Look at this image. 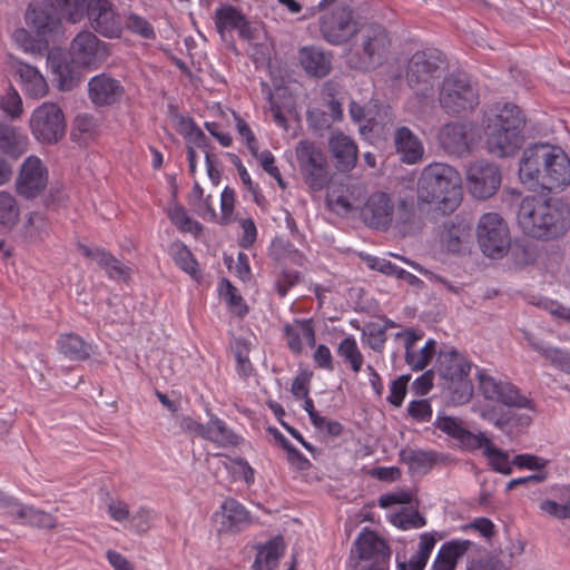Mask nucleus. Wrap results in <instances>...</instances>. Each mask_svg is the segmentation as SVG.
Listing matches in <instances>:
<instances>
[{"mask_svg":"<svg viewBox=\"0 0 570 570\" xmlns=\"http://www.w3.org/2000/svg\"><path fill=\"white\" fill-rule=\"evenodd\" d=\"M440 455L433 451L406 449L401 452V460L409 465L413 472L425 474L440 460Z\"/></svg>","mask_w":570,"mask_h":570,"instance_id":"473e14b6","label":"nucleus"},{"mask_svg":"<svg viewBox=\"0 0 570 570\" xmlns=\"http://www.w3.org/2000/svg\"><path fill=\"white\" fill-rule=\"evenodd\" d=\"M235 205V193L232 188L225 187L220 195V218L219 223L222 225H228L233 220V212Z\"/></svg>","mask_w":570,"mask_h":570,"instance_id":"5fc2aeb1","label":"nucleus"},{"mask_svg":"<svg viewBox=\"0 0 570 570\" xmlns=\"http://www.w3.org/2000/svg\"><path fill=\"white\" fill-rule=\"evenodd\" d=\"M512 464L520 469L541 470L547 461L533 454H518L512 459Z\"/></svg>","mask_w":570,"mask_h":570,"instance_id":"052dcab7","label":"nucleus"},{"mask_svg":"<svg viewBox=\"0 0 570 570\" xmlns=\"http://www.w3.org/2000/svg\"><path fill=\"white\" fill-rule=\"evenodd\" d=\"M407 413L416 421H429L432 409L428 400H417L409 404Z\"/></svg>","mask_w":570,"mask_h":570,"instance_id":"680f3d73","label":"nucleus"},{"mask_svg":"<svg viewBox=\"0 0 570 570\" xmlns=\"http://www.w3.org/2000/svg\"><path fill=\"white\" fill-rule=\"evenodd\" d=\"M214 521L219 533H236L249 524V514L243 504L228 498L214 514Z\"/></svg>","mask_w":570,"mask_h":570,"instance_id":"4be33fe9","label":"nucleus"},{"mask_svg":"<svg viewBox=\"0 0 570 570\" xmlns=\"http://www.w3.org/2000/svg\"><path fill=\"white\" fill-rule=\"evenodd\" d=\"M473 131L474 127L471 122L451 121L440 128L438 140L446 153L464 156L470 154L474 142Z\"/></svg>","mask_w":570,"mask_h":570,"instance_id":"f3484780","label":"nucleus"},{"mask_svg":"<svg viewBox=\"0 0 570 570\" xmlns=\"http://www.w3.org/2000/svg\"><path fill=\"white\" fill-rule=\"evenodd\" d=\"M27 139L24 136L7 125H0V149L12 157H19L26 151Z\"/></svg>","mask_w":570,"mask_h":570,"instance_id":"c9c22d12","label":"nucleus"},{"mask_svg":"<svg viewBox=\"0 0 570 570\" xmlns=\"http://www.w3.org/2000/svg\"><path fill=\"white\" fill-rule=\"evenodd\" d=\"M50 234V224L40 213H30L23 225V238L30 244L42 243Z\"/></svg>","mask_w":570,"mask_h":570,"instance_id":"72a5a7b5","label":"nucleus"},{"mask_svg":"<svg viewBox=\"0 0 570 570\" xmlns=\"http://www.w3.org/2000/svg\"><path fill=\"white\" fill-rule=\"evenodd\" d=\"M177 130L188 141L193 142L196 147L206 149L209 147V140L204 131L195 124L189 117H177Z\"/></svg>","mask_w":570,"mask_h":570,"instance_id":"ea45409f","label":"nucleus"},{"mask_svg":"<svg viewBox=\"0 0 570 570\" xmlns=\"http://www.w3.org/2000/svg\"><path fill=\"white\" fill-rule=\"evenodd\" d=\"M284 551V541L282 537H276L265 546L258 548L255 559H261V564L277 567L278 560Z\"/></svg>","mask_w":570,"mask_h":570,"instance_id":"37998d69","label":"nucleus"},{"mask_svg":"<svg viewBox=\"0 0 570 570\" xmlns=\"http://www.w3.org/2000/svg\"><path fill=\"white\" fill-rule=\"evenodd\" d=\"M393 214L394 204L383 191L372 194L362 210L364 222L376 229H387L393 220Z\"/></svg>","mask_w":570,"mask_h":570,"instance_id":"aec40b11","label":"nucleus"},{"mask_svg":"<svg viewBox=\"0 0 570 570\" xmlns=\"http://www.w3.org/2000/svg\"><path fill=\"white\" fill-rule=\"evenodd\" d=\"M449 391L451 401L456 404H464L469 402L473 394L472 384L468 377L451 382Z\"/></svg>","mask_w":570,"mask_h":570,"instance_id":"09e8293b","label":"nucleus"},{"mask_svg":"<svg viewBox=\"0 0 570 570\" xmlns=\"http://www.w3.org/2000/svg\"><path fill=\"white\" fill-rule=\"evenodd\" d=\"M109 515L118 522L130 519L129 505L121 500H114L108 504Z\"/></svg>","mask_w":570,"mask_h":570,"instance_id":"774afa93","label":"nucleus"},{"mask_svg":"<svg viewBox=\"0 0 570 570\" xmlns=\"http://www.w3.org/2000/svg\"><path fill=\"white\" fill-rule=\"evenodd\" d=\"M299 281V273L293 269H284L281 278L276 283L277 292L284 297L288 289Z\"/></svg>","mask_w":570,"mask_h":570,"instance_id":"0e129e2a","label":"nucleus"},{"mask_svg":"<svg viewBox=\"0 0 570 570\" xmlns=\"http://www.w3.org/2000/svg\"><path fill=\"white\" fill-rule=\"evenodd\" d=\"M26 22L39 36L49 35L60 27L57 8L49 0H35L26 12Z\"/></svg>","mask_w":570,"mask_h":570,"instance_id":"6ab92c4d","label":"nucleus"},{"mask_svg":"<svg viewBox=\"0 0 570 570\" xmlns=\"http://www.w3.org/2000/svg\"><path fill=\"white\" fill-rule=\"evenodd\" d=\"M88 95L91 102L97 107L111 106L122 97L124 87L119 80L106 73H100L89 80Z\"/></svg>","mask_w":570,"mask_h":570,"instance_id":"5701e85b","label":"nucleus"},{"mask_svg":"<svg viewBox=\"0 0 570 570\" xmlns=\"http://www.w3.org/2000/svg\"><path fill=\"white\" fill-rule=\"evenodd\" d=\"M468 188L479 198L487 199L493 196L501 185L499 168L487 160H476L468 169Z\"/></svg>","mask_w":570,"mask_h":570,"instance_id":"dca6fc26","label":"nucleus"},{"mask_svg":"<svg viewBox=\"0 0 570 570\" xmlns=\"http://www.w3.org/2000/svg\"><path fill=\"white\" fill-rule=\"evenodd\" d=\"M79 250L82 255L96 262L102 269L106 271L108 276L114 279H122L127 282L130 278L131 268L124 265L114 255L102 248H90L80 244Z\"/></svg>","mask_w":570,"mask_h":570,"instance_id":"c85d7f7f","label":"nucleus"},{"mask_svg":"<svg viewBox=\"0 0 570 570\" xmlns=\"http://www.w3.org/2000/svg\"><path fill=\"white\" fill-rule=\"evenodd\" d=\"M106 43L100 41L91 31L79 32L70 45V57L75 65L92 68L98 67L108 58Z\"/></svg>","mask_w":570,"mask_h":570,"instance_id":"2eb2a0df","label":"nucleus"},{"mask_svg":"<svg viewBox=\"0 0 570 570\" xmlns=\"http://www.w3.org/2000/svg\"><path fill=\"white\" fill-rule=\"evenodd\" d=\"M16 191L24 199H35L48 186V169L36 156H29L22 163L16 179Z\"/></svg>","mask_w":570,"mask_h":570,"instance_id":"4468645a","label":"nucleus"},{"mask_svg":"<svg viewBox=\"0 0 570 570\" xmlns=\"http://www.w3.org/2000/svg\"><path fill=\"white\" fill-rule=\"evenodd\" d=\"M240 227L243 229V236L240 238V246L249 248L256 240L257 229L252 218H245L240 220Z\"/></svg>","mask_w":570,"mask_h":570,"instance_id":"338daca9","label":"nucleus"},{"mask_svg":"<svg viewBox=\"0 0 570 570\" xmlns=\"http://www.w3.org/2000/svg\"><path fill=\"white\" fill-rule=\"evenodd\" d=\"M328 147L340 171L348 173L356 166L358 150L352 138L342 132L336 134L330 138Z\"/></svg>","mask_w":570,"mask_h":570,"instance_id":"a878e982","label":"nucleus"},{"mask_svg":"<svg viewBox=\"0 0 570 570\" xmlns=\"http://www.w3.org/2000/svg\"><path fill=\"white\" fill-rule=\"evenodd\" d=\"M296 159L304 183L314 191L327 189L326 199L334 210L345 213L356 206L348 195V188L333 181L324 153L312 141L302 140L297 144Z\"/></svg>","mask_w":570,"mask_h":570,"instance_id":"7ed1b4c3","label":"nucleus"},{"mask_svg":"<svg viewBox=\"0 0 570 570\" xmlns=\"http://www.w3.org/2000/svg\"><path fill=\"white\" fill-rule=\"evenodd\" d=\"M337 355L350 364L353 372L357 373L361 371L364 358L354 337L347 336L341 341L337 347Z\"/></svg>","mask_w":570,"mask_h":570,"instance_id":"a19ab883","label":"nucleus"},{"mask_svg":"<svg viewBox=\"0 0 570 570\" xmlns=\"http://www.w3.org/2000/svg\"><path fill=\"white\" fill-rule=\"evenodd\" d=\"M435 345L434 340H429L420 351L405 353L407 365L415 371L425 368L435 353Z\"/></svg>","mask_w":570,"mask_h":570,"instance_id":"a18cd8bd","label":"nucleus"},{"mask_svg":"<svg viewBox=\"0 0 570 570\" xmlns=\"http://www.w3.org/2000/svg\"><path fill=\"white\" fill-rule=\"evenodd\" d=\"M439 101L446 114L459 115L479 105V92L466 76L452 73L442 82Z\"/></svg>","mask_w":570,"mask_h":570,"instance_id":"9b49d317","label":"nucleus"},{"mask_svg":"<svg viewBox=\"0 0 570 570\" xmlns=\"http://www.w3.org/2000/svg\"><path fill=\"white\" fill-rule=\"evenodd\" d=\"M69 22L77 23L87 14L91 27L104 37L116 38L121 32V20L108 0H56Z\"/></svg>","mask_w":570,"mask_h":570,"instance_id":"6e6552de","label":"nucleus"},{"mask_svg":"<svg viewBox=\"0 0 570 570\" xmlns=\"http://www.w3.org/2000/svg\"><path fill=\"white\" fill-rule=\"evenodd\" d=\"M322 38L332 46H343L358 35L363 24L348 4H338L323 12L318 20Z\"/></svg>","mask_w":570,"mask_h":570,"instance_id":"9d476101","label":"nucleus"},{"mask_svg":"<svg viewBox=\"0 0 570 570\" xmlns=\"http://www.w3.org/2000/svg\"><path fill=\"white\" fill-rule=\"evenodd\" d=\"M409 381L410 375H401L392 382L390 395L387 396V401L392 405L396 407L402 405V402L406 394V385Z\"/></svg>","mask_w":570,"mask_h":570,"instance_id":"4d7b16f0","label":"nucleus"},{"mask_svg":"<svg viewBox=\"0 0 570 570\" xmlns=\"http://www.w3.org/2000/svg\"><path fill=\"white\" fill-rule=\"evenodd\" d=\"M151 518L153 511L147 507H140L132 515H130V521L138 532H146L150 527Z\"/></svg>","mask_w":570,"mask_h":570,"instance_id":"e2e57ef3","label":"nucleus"},{"mask_svg":"<svg viewBox=\"0 0 570 570\" xmlns=\"http://www.w3.org/2000/svg\"><path fill=\"white\" fill-rule=\"evenodd\" d=\"M395 150L400 160L407 165L422 161L424 147L420 138L406 126H400L393 135Z\"/></svg>","mask_w":570,"mask_h":570,"instance_id":"393cba45","label":"nucleus"},{"mask_svg":"<svg viewBox=\"0 0 570 570\" xmlns=\"http://www.w3.org/2000/svg\"><path fill=\"white\" fill-rule=\"evenodd\" d=\"M219 293L235 315L243 317L247 314L248 308L244 303L243 297L238 294V289L227 278L222 279Z\"/></svg>","mask_w":570,"mask_h":570,"instance_id":"79ce46f5","label":"nucleus"},{"mask_svg":"<svg viewBox=\"0 0 570 570\" xmlns=\"http://www.w3.org/2000/svg\"><path fill=\"white\" fill-rule=\"evenodd\" d=\"M385 333L386 326H382L375 323L367 324L363 330V334L367 336L368 346L376 352L382 351L384 347L386 342Z\"/></svg>","mask_w":570,"mask_h":570,"instance_id":"8fccbe9b","label":"nucleus"},{"mask_svg":"<svg viewBox=\"0 0 570 570\" xmlns=\"http://www.w3.org/2000/svg\"><path fill=\"white\" fill-rule=\"evenodd\" d=\"M175 262L186 273L194 278L197 277V262L191 252L186 246H180L175 254Z\"/></svg>","mask_w":570,"mask_h":570,"instance_id":"6e6d98bb","label":"nucleus"},{"mask_svg":"<svg viewBox=\"0 0 570 570\" xmlns=\"http://www.w3.org/2000/svg\"><path fill=\"white\" fill-rule=\"evenodd\" d=\"M16 510L18 511V521L22 524L41 529H55L57 527V519L48 512L36 510L27 505L16 508Z\"/></svg>","mask_w":570,"mask_h":570,"instance_id":"e433bc0d","label":"nucleus"},{"mask_svg":"<svg viewBox=\"0 0 570 570\" xmlns=\"http://www.w3.org/2000/svg\"><path fill=\"white\" fill-rule=\"evenodd\" d=\"M215 24L218 33L225 39V32L228 30H237L238 36L244 40L254 39V29L252 28L246 16L236 7L225 4L215 11Z\"/></svg>","mask_w":570,"mask_h":570,"instance_id":"412c9836","label":"nucleus"},{"mask_svg":"<svg viewBox=\"0 0 570 570\" xmlns=\"http://www.w3.org/2000/svg\"><path fill=\"white\" fill-rule=\"evenodd\" d=\"M255 157L258 159L263 169L268 175H271L273 178L276 179L278 186L282 189H285L286 183L283 180L281 171H279L278 167L275 165V158H274L273 154L269 150H264L262 153H259L257 150V156H255Z\"/></svg>","mask_w":570,"mask_h":570,"instance_id":"603ef678","label":"nucleus"},{"mask_svg":"<svg viewBox=\"0 0 570 570\" xmlns=\"http://www.w3.org/2000/svg\"><path fill=\"white\" fill-rule=\"evenodd\" d=\"M203 438L224 446L235 445L238 442L237 435L228 430L225 423L219 419H212L207 425H205Z\"/></svg>","mask_w":570,"mask_h":570,"instance_id":"4c0bfd02","label":"nucleus"},{"mask_svg":"<svg viewBox=\"0 0 570 570\" xmlns=\"http://www.w3.org/2000/svg\"><path fill=\"white\" fill-rule=\"evenodd\" d=\"M544 358L548 360L552 366L560 371L570 374V353L558 347H549L544 351Z\"/></svg>","mask_w":570,"mask_h":570,"instance_id":"864d4df0","label":"nucleus"},{"mask_svg":"<svg viewBox=\"0 0 570 570\" xmlns=\"http://www.w3.org/2000/svg\"><path fill=\"white\" fill-rule=\"evenodd\" d=\"M518 224L524 234L538 239H552L570 227V208L558 199L529 196L521 200Z\"/></svg>","mask_w":570,"mask_h":570,"instance_id":"20e7f679","label":"nucleus"},{"mask_svg":"<svg viewBox=\"0 0 570 570\" xmlns=\"http://www.w3.org/2000/svg\"><path fill=\"white\" fill-rule=\"evenodd\" d=\"M298 60L307 75L324 78L332 70L333 55L315 46H305L298 50Z\"/></svg>","mask_w":570,"mask_h":570,"instance_id":"bb28decb","label":"nucleus"},{"mask_svg":"<svg viewBox=\"0 0 570 570\" xmlns=\"http://www.w3.org/2000/svg\"><path fill=\"white\" fill-rule=\"evenodd\" d=\"M479 384L485 399L500 402L508 407L500 413H483V417L511 441L525 434L533 421L534 410L531 400L520 394L511 383L497 381L488 374H479Z\"/></svg>","mask_w":570,"mask_h":570,"instance_id":"f257e3e1","label":"nucleus"},{"mask_svg":"<svg viewBox=\"0 0 570 570\" xmlns=\"http://www.w3.org/2000/svg\"><path fill=\"white\" fill-rule=\"evenodd\" d=\"M487 148L495 157H510L524 141L525 116L511 102H499L484 112Z\"/></svg>","mask_w":570,"mask_h":570,"instance_id":"f03ea898","label":"nucleus"},{"mask_svg":"<svg viewBox=\"0 0 570 570\" xmlns=\"http://www.w3.org/2000/svg\"><path fill=\"white\" fill-rule=\"evenodd\" d=\"M434 426L453 438L459 446L468 452L482 450L489 466L504 475L512 473V461L509 460L508 452L494 445L485 433H473L461 425V422L452 416H438Z\"/></svg>","mask_w":570,"mask_h":570,"instance_id":"423d86ee","label":"nucleus"},{"mask_svg":"<svg viewBox=\"0 0 570 570\" xmlns=\"http://www.w3.org/2000/svg\"><path fill=\"white\" fill-rule=\"evenodd\" d=\"M30 128L39 141L56 144L66 132L65 115L58 105L43 102L32 112Z\"/></svg>","mask_w":570,"mask_h":570,"instance_id":"ddd939ff","label":"nucleus"},{"mask_svg":"<svg viewBox=\"0 0 570 570\" xmlns=\"http://www.w3.org/2000/svg\"><path fill=\"white\" fill-rule=\"evenodd\" d=\"M570 184V159L564 151L556 147L550 154L549 167L541 177L540 187L554 190L562 189Z\"/></svg>","mask_w":570,"mask_h":570,"instance_id":"b1692460","label":"nucleus"},{"mask_svg":"<svg viewBox=\"0 0 570 570\" xmlns=\"http://www.w3.org/2000/svg\"><path fill=\"white\" fill-rule=\"evenodd\" d=\"M168 217L171 223L183 232H190L198 234L202 230V225L194 222L188 215L186 209L180 205H175L168 210Z\"/></svg>","mask_w":570,"mask_h":570,"instance_id":"de8ad7c7","label":"nucleus"},{"mask_svg":"<svg viewBox=\"0 0 570 570\" xmlns=\"http://www.w3.org/2000/svg\"><path fill=\"white\" fill-rule=\"evenodd\" d=\"M540 509L551 517L567 519L570 518V499L563 504L553 500H543L540 503Z\"/></svg>","mask_w":570,"mask_h":570,"instance_id":"13d9d810","label":"nucleus"},{"mask_svg":"<svg viewBox=\"0 0 570 570\" xmlns=\"http://www.w3.org/2000/svg\"><path fill=\"white\" fill-rule=\"evenodd\" d=\"M417 199L434 205L443 214L453 213L462 200L459 171L444 163L425 166L417 181Z\"/></svg>","mask_w":570,"mask_h":570,"instance_id":"39448f33","label":"nucleus"},{"mask_svg":"<svg viewBox=\"0 0 570 570\" xmlns=\"http://www.w3.org/2000/svg\"><path fill=\"white\" fill-rule=\"evenodd\" d=\"M390 48L391 39L383 26L363 24L357 42L346 53V62L354 70H374L386 61Z\"/></svg>","mask_w":570,"mask_h":570,"instance_id":"0eeeda50","label":"nucleus"},{"mask_svg":"<svg viewBox=\"0 0 570 570\" xmlns=\"http://www.w3.org/2000/svg\"><path fill=\"white\" fill-rule=\"evenodd\" d=\"M554 149L549 144H535L524 149L519 168L520 178L524 183L540 186L541 177L549 167L550 154Z\"/></svg>","mask_w":570,"mask_h":570,"instance_id":"a211bd4d","label":"nucleus"},{"mask_svg":"<svg viewBox=\"0 0 570 570\" xmlns=\"http://www.w3.org/2000/svg\"><path fill=\"white\" fill-rule=\"evenodd\" d=\"M18 202L8 191H0V230L11 229L19 219Z\"/></svg>","mask_w":570,"mask_h":570,"instance_id":"58836bf2","label":"nucleus"},{"mask_svg":"<svg viewBox=\"0 0 570 570\" xmlns=\"http://www.w3.org/2000/svg\"><path fill=\"white\" fill-rule=\"evenodd\" d=\"M284 333L289 348L294 353H301L303 350V344L301 340V330L297 324V321L295 322V324L285 325Z\"/></svg>","mask_w":570,"mask_h":570,"instance_id":"69168bd1","label":"nucleus"},{"mask_svg":"<svg viewBox=\"0 0 570 570\" xmlns=\"http://www.w3.org/2000/svg\"><path fill=\"white\" fill-rule=\"evenodd\" d=\"M236 120V127L239 135L245 139L247 148L249 149L253 156H257V146L258 142L252 132L248 124L238 115L234 114Z\"/></svg>","mask_w":570,"mask_h":570,"instance_id":"bf43d9fd","label":"nucleus"},{"mask_svg":"<svg viewBox=\"0 0 570 570\" xmlns=\"http://www.w3.org/2000/svg\"><path fill=\"white\" fill-rule=\"evenodd\" d=\"M98 127L97 119L89 114H80L73 120L71 137L73 140L80 141L91 137Z\"/></svg>","mask_w":570,"mask_h":570,"instance_id":"49530a36","label":"nucleus"},{"mask_svg":"<svg viewBox=\"0 0 570 570\" xmlns=\"http://www.w3.org/2000/svg\"><path fill=\"white\" fill-rule=\"evenodd\" d=\"M444 65L443 53L435 48L414 52L407 61L405 79L409 87L420 98H429L441 78Z\"/></svg>","mask_w":570,"mask_h":570,"instance_id":"1a4fd4ad","label":"nucleus"},{"mask_svg":"<svg viewBox=\"0 0 570 570\" xmlns=\"http://www.w3.org/2000/svg\"><path fill=\"white\" fill-rule=\"evenodd\" d=\"M214 459L216 462V471L217 475L220 469L226 470L230 473L233 480L244 479L247 484H252L254 482V470L248 464L246 460L243 458L232 459L224 454H215Z\"/></svg>","mask_w":570,"mask_h":570,"instance_id":"2f4dec72","label":"nucleus"},{"mask_svg":"<svg viewBox=\"0 0 570 570\" xmlns=\"http://www.w3.org/2000/svg\"><path fill=\"white\" fill-rule=\"evenodd\" d=\"M436 363L440 376L450 382L468 377L471 370L470 362L453 347L440 351Z\"/></svg>","mask_w":570,"mask_h":570,"instance_id":"cd10ccee","label":"nucleus"},{"mask_svg":"<svg viewBox=\"0 0 570 570\" xmlns=\"http://www.w3.org/2000/svg\"><path fill=\"white\" fill-rule=\"evenodd\" d=\"M390 520L403 530L422 528L426 523L425 518L411 508H403L400 512L392 514Z\"/></svg>","mask_w":570,"mask_h":570,"instance_id":"c03bdc74","label":"nucleus"},{"mask_svg":"<svg viewBox=\"0 0 570 570\" xmlns=\"http://www.w3.org/2000/svg\"><path fill=\"white\" fill-rule=\"evenodd\" d=\"M476 237L483 254L492 258L501 257L510 247L508 226L497 213H487L480 217Z\"/></svg>","mask_w":570,"mask_h":570,"instance_id":"f8f14e48","label":"nucleus"},{"mask_svg":"<svg viewBox=\"0 0 570 570\" xmlns=\"http://www.w3.org/2000/svg\"><path fill=\"white\" fill-rule=\"evenodd\" d=\"M471 542L451 541L444 543L433 561V570H455L458 560L469 550Z\"/></svg>","mask_w":570,"mask_h":570,"instance_id":"7c9ffc66","label":"nucleus"},{"mask_svg":"<svg viewBox=\"0 0 570 570\" xmlns=\"http://www.w3.org/2000/svg\"><path fill=\"white\" fill-rule=\"evenodd\" d=\"M441 242L448 253L463 254L472 242L471 227L462 220L452 222L445 226Z\"/></svg>","mask_w":570,"mask_h":570,"instance_id":"c756f323","label":"nucleus"},{"mask_svg":"<svg viewBox=\"0 0 570 570\" xmlns=\"http://www.w3.org/2000/svg\"><path fill=\"white\" fill-rule=\"evenodd\" d=\"M0 108L11 118H17L22 112V100L19 94L10 87L0 99Z\"/></svg>","mask_w":570,"mask_h":570,"instance_id":"3c124183","label":"nucleus"},{"mask_svg":"<svg viewBox=\"0 0 570 570\" xmlns=\"http://www.w3.org/2000/svg\"><path fill=\"white\" fill-rule=\"evenodd\" d=\"M58 344L60 352L73 361H85L91 353V345L76 334L61 335Z\"/></svg>","mask_w":570,"mask_h":570,"instance_id":"f704fd0d","label":"nucleus"}]
</instances>
